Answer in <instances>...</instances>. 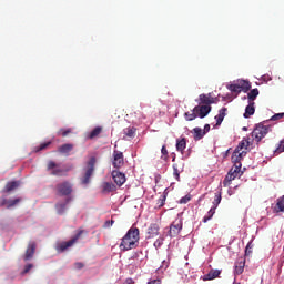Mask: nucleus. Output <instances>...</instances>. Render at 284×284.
Wrapping results in <instances>:
<instances>
[{"label": "nucleus", "instance_id": "nucleus-1", "mask_svg": "<svg viewBox=\"0 0 284 284\" xmlns=\"http://www.w3.org/2000/svg\"><path fill=\"white\" fill-rule=\"evenodd\" d=\"M140 241V230L138 227L132 226L125 236L122 239L120 244V250L122 252L132 251L139 247Z\"/></svg>", "mask_w": 284, "mask_h": 284}, {"label": "nucleus", "instance_id": "nucleus-2", "mask_svg": "<svg viewBox=\"0 0 284 284\" xmlns=\"http://www.w3.org/2000/svg\"><path fill=\"white\" fill-rule=\"evenodd\" d=\"M217 99L213 98L211 93L200 94L199 105L195 106V111L199 112V118H205L212 110L211 104L216 103Z\"/></svg>", "mask_w": 284, "mask_h": 284}, {"label": "nucleus", "instance_id": "nucleus-3", "mask_svg": "<svg viewBox=\"0 0 284 284\" xmlns=\"http://www.w3.org/2000/svg\"><path fill=\"white\" fill-rule=\"evenodd\" d=\"M250 145V139L244 138L242 139V141H240V144L232 154V163L234 164V166L242 168V161L246 156Z\"/></svg>", "mask_w": 284, "mask_h": 284}, {"label": "nucleus", "instance_id": "nucleus-4", "mask_svg": "<svg viewBox=\"0 0 284 284\" xmlns=\"http://www.w3.org/2000/svg\"><path fill=\"white\" fill-rule=\"evenodd\" d=\"M272 131V125H265V122H261L255 125L253 131L251 132L252 140L260 144L263 139H265L268 134V132Z\"/></svg>", "mask_w": 284, "mask_h": 284}, {"label": "nucleus", "instance_id": "nucleus-5", "mask_svg": "<svg viewBox=\"0 0 284 284\" xmlns=\"http://www.w3.org/2000/svg\"><path fill=\"white\" fill-rule=\"evenodd\" d=\"M47 172H49L52 176H67V173L70 171V169H64L61 166L60 163H57L53 160H49L47 162Z\"/></svg>", "mask_w": 284, "mask_h": 284}, {"label": "nucleus", "instance_id": "nucleus-6", "mask_svg": "<svg viewBox=\"0 0 284 284\" xmlns=\"http://www.w3.org/2000/svg\"><path fill=\"white\" fill-rule=\"evenodd\" d=\"M82 235H83V230H80L70 241L59 243L55 247L57 252L64 253L69 248L73 247L75 243H78V241L81 239Z\"/></svg>", "mask_w": 284, "mask_h": 284}, {"label": "nucleus", "instance_id": "nucleus-7", "mask_svg": "<svg viewBox=\"0 0 284 284\" xmlns=\"http://www.w3.org/2000/svg\"><path fill=\"white\" fill-rule=\"evenodd\" d=\"M244 174V170L241 166L233 165L225 176L223 182L224 187H229L236 178H241Z\"/></svg>", "mask_w": 284, "mask_h": 284}, {"label": "nucleus", "instance_id": "nucleus-8", "mask_svg": "<svg viewBox=\"0 0 284 284\" xmlns=\"http://www.w3.org/2000/svg\"><path fill=\"white\" fill-rule=\"evenodd\" d=\"M95 163H97V159L94 156H91L87 163V168L84 169V174L81 176V183L83 185L90 184V178L94 172Z\"/></svg>", "mask_w": 284, "mask_h": 284}, {"label": "nucleus", "instance_id": "nucleus-9", "mask_svg": "<svg viewBox=\"0 0 284 284\" xmlns=\"http://www.w3.org/2000/svg\"><path fill=\"white\" fill-rule=\"evenodd\" d=\"M55 191L59 196H70L73 193V184L71 182H59L55 185Z\"/></svg>", "mask_w": 284, "mask_h": 284}, {"label": "nucleus", "instance_id": "nucleus-10", "mask_svg": "<svg viewBox=\"0 0 284 284\" xmlns=\"http://www.w3.org/2000/svg\"><path fill=\"white\" fill-rule=\"evenodd\" d=\"M182 229H183L182 221L176 220L172 222L168 231V236H170V239H175V236H178L181 233Z\"/></svg>", "mask_w": 284, "mask_h": 284}, {"label": "nucleus", "instance_id": "nucleus-11", "mask_svg": "<svg viewBox=\"0 0 284 284\" xmlns=\"http://www.w3.org/2000/svg\"><path fill=\"white\" fill-rule=\"evenodd\" d=\"M124 164L125 162H124L123 152L119 150H114L113 159H112V165L114 166V169L120 170L124 166Z\"/></svg>", "mask_w": 284, "mask_h": 284}, {"label": "nucleus", "instance_id": "nucleus-12", "mask_svg": "<svg viewBox=\"0 0 284 284\" xmlns=\"http://www.w3.org/2000/svg\"><path fill=\"white\" fill-rule=\"evenodd\" d=\"M112 178H113L114 183L120 187L126 182L125 173H123L119 170L112 171Z\"/></svg>", "mask_w": 284, "mask_h": 284}, {"label": "nucleus", "instance_id": "nucleus-13", "mask_svg": "<svg viewBox=\"0 0 284 284\" xmlns=\"http://www.w3.org/2000/svg\"><path fill=\"white\" fill-rule=\"evenodd\" d=\"M37 251V243L31 241L29 242V245H27V251L24 255V261L28 262L33 258Z\"/></svg>", "mask_w": 284, "mask_h": 284}, {"label": "nucleus", "instance_id": "nucleus-14", "mask_svg": "<svg viewBox=\"0 0 284 284\" xmlns=\"http://www.w3.org/2000/svg\"><path fill=\"white\" fill-rule=\"evenodd\" d=\"M221 273H222V270H217V268L214 270V268H212V270H210L209 273H206V274H204V275L202 276V280H203L204 282L213 281V280H215V278H219L220 275H221Z\"/></svg>", "mask_w": 284, "mask_h": 284}, {"label": "nucleus", "instance_id": "nucleus-15", "mask_svg": "<svg viewBox=\"0 0 284 284\" xmlns=\"http://www.w3.org/2000/svg\"><path fill=\"white\" fill-rule=\"evenodd\" d=\"M173 176L176 181H181V172L184 171V163H173Z\"/></svg>", "mask_w": 284, "mask_h": 284}, {"label": "nucleus", "instance_id": "nucleus-16", "mask_svg": "<svg viewBox=\"0 0 284 284\" xmlns=\"http://www.w3.org/2000/svg\"><path fill=\"white\" fill-rule=\"evenodd\" d=\"M244 267H245V260H244L243 257H240V258L235 262L234 275H235V276L242 275L243 272H244Z\"/></svg>", "mask_w": 284, "mask_h": 284}, {"label": "nucleus", "instance_id": "nucleus-17", "mask_svg": "<svg viewBox=\"0 0 284 284\" xmlns=\"http://www.w3.org/2000/svg\"><path fill=\"white\" fill-rule=\"evenodd\" d=\"M22 199H16V200H7V199H1L0 200V206H6L7 209H11L16 205H18Z\"/></svg>", "mask_w": 284, "mask_h": 284}, {"label": "nucleus", "instance_id": "nucleus-18", "mask_svg": "<svg viewBox=\"0 0 284 284\" xmlns=\"http://www.w3.org/2000/svg\"><path fill=\"white\" fill-rule=\"evenodd\" d=\"M74 150V144L72 143H65L58 148V152L60 154L69 155Z\"/></svg>", "mask_w": 284, "mask_h": 284}, {"label": "nucleus", "instance_id": "nucleus-19", "mask_svg": "<svg viewBox=\"0 0 284 284\" xmlns=\"http://www.w3.org/2000/svg\"><path fill=\"white\" fill-rule=\"evenodd\" d=\"M187 148V140L186 138L178 139L176 140V151L181 154H184V151Z\"/></svg>", "mask_w": 284, "mask_h": 284}, {"label": "nucleus", "instance_id": "nucleus-20", "mask_svg": "<svg viewBox=\"0 0 284 284\" xmlns=\"http://www.w3.org/2000/svg\"><path fill=\"white\" fill-rule=\"evenodd\" d=\"M160 226L158 224H151L148 227V239H154V236H159Z\"/></svg>", "mask_w": 284, "mask_h": 284}, {"label": "nucleus", "instance_id": "nucleus-21", "mask_svg": "<svg viewBox=\"0 0 284 284\" xmlns=\"http://www.w3.org/2000/svg\"><path fill=\"white\" fill-rule=\"evenodd\" d=\"M72 201V199H67L64 203H58L55 204V210L59 215H62L67 211L68 204Z\"/></svg>", "mask_w": 284, "mask_h": 284}, {"label": "nucleus", "instance_id": "nucleus-22", "mask_svg": "<svg viewBox=\"0 0 284 284\" xmlns=\"http://www.w3.org/2000/svg\"><path fill=\"white\" fill-rule=\"evenodd\" d=\"M118 189L115 186V184H112V182H103L102 184V192L103 193H111V192H115Z\"/></svg>", "mask_w": 284, "mask_h": 284}, {"label": "nucleus", "instance_id": "nucleus-23", "mask_svg": "<svg viewBox=\"0 0 284 284\" xmlns=\"http://www.w3.org/2000/svg\"><path fill=\"white\" fill-rule=\"evenodd\" d=\"M255 103L248 102L246 110L244 111V118L248 119L251 115L255 113Z\"/></svg>", "mask_w": 284, "mask_h": 284}, {"label": "nucleus", "instance_id": "nucleus-24", "mask_svg": "<svg viewBox=\"0 0 284 284\" xmlns=\"http://www.w3.org/2000/svg\"><path fill=\"white\" fill-rule=\"evenodd\" d=\"M196 106L191 112H185L184 116L186 121H194L199 116V111H195Z\"/></svg>", "mask_w": 284, "mask_h": 284}, {"label": "nucleus", "instance_id": "nucleus-25", "mask_svg": "<svg viewBox=\"0 0 284 284\" xmlns=\"http://www.w3.org/2000/svg\"><path fill=\"white\" fill-rule=\"evenodd\" d=\"M226 111L227 109L226 108H222L220 111H219V114L215 116V120H216V125H221V123L223 122L225 115H226Z\"/></svg>", "mask_w": 284, "mask_h": 284}, {"label": "nucleus", "instance_id": "nucleus-26", "mask_svg": "<svg viewBox=\"0 0 284 284\" xmlns=\"http://www.w3.org/2000/svg\"><path fill=\"white\" fill-rule=\"evenodd\" d=\"M239 84H240V89L244 93L248 92L251 90V88H252L251 83L247 80H240Z\"/></svg>", "mask_w": 284, "mask_h": 284}, {"label": "nucleus", "instance_id": "nucleus-27", "mask_svg": "<svg viewBox=\"0 0 284 284\" xmlns=\"http://www.w3.org/2000/svg\"><path fill=\"white\" fill-rule=\"evenodd\" d=\"M102 126H97L94 128L89 134H88V139L89 140H94L95 138L99 136V134H101L102 132Z\"/></svg>", "mask_w": 284, "mask_h": 284}, {"label": "nucleus", "instance_id": "nucleus-28", "mask_svg": "<svg viewBox=\"0 0 284 284\" xmlns=\"http://www.w3.org/2000/svg\"><path fill=\"white\" fill-rule=\"evenodd\" d=\"M274 212L276 213L284 212V195L277 199L276 205L274 207Z\"/></svg>", "mask_w": 284, "mask_h": 284}, {"label": "nucleus", "instance_id": "nucleus-29", "mask_svg": "<svg viewBox=\"0 0 284 284\" xmlns=\"http://www.w3.org/2000/svg\"><path fill=\"white\" fill-rule=\"evenodd\" d=\"M124 134L129 139H134L136 134V129L134 126L124 129Z\"/></svg>", "mask_w": 284, "mask_h": 284}, {"label": "nucleus", "instance_id": "nucleus-30", "mask_svg": "<svg viewBox=\"0 0 284 284\" xmlns=\"http://www.w3.org/2000/svg\"><path fill=\"white\" fill-rule=\"evenodd\" d=\"M193 132H194V140L195 141H200L204 138L205 132H203L202 129L195 128V129H193Z\"/></svg>", "mask_w": 284, "mask_h": 284}, {"label": "nucleus", "instance_id": "nucleus-31", "mask_svg": "<svg viewBox=\"0 0 284 284\" xmlns=\"http://www.w3.org/2000/svg\"><path fill=\"white\" fill-rule=\"evenodd\" d=\"M258 95H260L258 89L251 90V92H248V103L254 102Z\"/></svg>", "mask_w": 284, "mask_h": 284}, {"label": "nucleus", "instance_id": "nucleus-32", "mask_svg": "<svg viewBox=\"0 0 284 284\" xmlns=\"http://www.w3.org/2000/svg\"><path fill=\"white\" fill-rule=\"evenodd\" d=\"M73 130L72 129H60L57 134L58 136H62V138H68L69 134H72Z\"/></svg>", "mask_w": 284, "mask_h": 284}, {"label": "nucleus", "instance_id": "nucleus-33", "mask_svg": "<svg viewBox=\"0 0 284 284\" xmlns=\"http://www.w3.org/2000/svg\"><path fill=\"white\" fill-rule=\"evenodd\" d=\"M221 201H222L221 192L215 193V197H214L213 206L212 207L216 210L219 204L221 203Z\"/></svg>", "mask_w": 284, "mask_h": 284}, {"label": "nucleus", "instance_id": "nucleus-34", "mask_svg": "<svg viewBox=\"0 0 284 284\" xmlns=\"http://www.w3.org/2000/svg\"><path fill=\"white\" fill-rule=\"evenodd\" d=\"M284 153V139L280 141L278 146L274 150L275 155Z\"/></svg>", "mask_w": 284, "mask_h": 284}, {"label": "nucleus", "instance_id": "nucleus-35", "mask_svg": "<svg viewBox=\"0 0 284 284\" xmlns=\"http://www.w3.org/2000/svg\"><path fill=\"white\" fill-rule=\"evenodd\" d=\"M227 89L230 91L234 92V93H241L242 92L240 82L237 84L229 85Z\"/></svg>", "mask_w": 284, "mask_h": 284}, {"label": "nucleus", "instance_id": "nucleus-36", "mask_svg": "<svg viewBox=\"0 0 284 284\" xmlns=\"http://www.w3.org/2000/svg\"><path fill=\"white\" fill-rule=\"evenodd\" d=\"M18 186H19V182H8V184L6 185V191L11 192L16 190Z\"/></svg>", "mask_w": 284, "mask_h": 284}, {"label": "nucleus", "instance_id": "nucleus-37", "mask_svg": "<svg viewBox=\"0 0 284 284\" xmlns=\"http://www.w3.org/2000/svg\"><path fill=\"white\" fill-rule=\"evenodd\" d=\"M215 210L216 209H214V207H212L210 211H209V213L204 216V219H203V222L204 223H206L207 221H210L212 217H213V215L215 214Z\"/></svg>", "mask_w": 284, "mask_h": 284}, {"label": "nucleus", "instance_id": "nucleus-38", "mask_svg": "<svg viewBox=\"0 0 284 284\" xmlns=\"http://www.w3.org/2000/svg\"><path fill=\"white\" fill-rule=\"evenodd\" d=\"M164 243V237H158L156 241L153 243L155 248H161Z\"/></svg>", "mask_w": 284, "mask_h": 284}, {"label": "nucleus", "instance_id": "nucleus-39", "mask_svg": "<svg viewBox=\"0 0 284 284\" xmlns=\"http://www.w3.org/2000/svg\"><path fill=\"white\" fill-rule=\"evenodd\" d=\"M51 144H52V142H51V141H48V142L41 143V144L39 145V148H38V150H37V151H44V150H47Z\"/></svg>", "mask_w": 284, "mask_h": 284}, {"label": "nucleus", "instance_id": "nucleus-40", "mask_svg": "<svg viewBox=\"0 0 284 284\" xmlns=\"http://www.w3.org/2000/svg\"><path fill=\"white\" fill-rule=\"evenodd\" d=\"M252 250H253V243L251 241V242H248V244H246L245 255L250 256L253 253Z\"/></svg>", "mask_w": 284, "mask_h": 284}, {"label": "nucleus", "instance_id": "nucleus-41", "mask_svg": "<svg viewBox=\"0 0 284 284\" xmlns=\"http://www.w3.org/2000/svg\"><path fill=\"white\" fill-rule=\"evenodd\" d=\"M192 201V195H186L180 200V204H186L187 202Z\"/></svg>", "mask_w": 284, "mask_h": 284}, {"label": "nucleus", "instance_id": "nucleus-42", "mask_svg": "<svg viewBox=\"0 0 284 284\" xmlns=\"http://www.w3.org/2000/svg\"><path fill=\"white\" fill-rule=\"evenodd\" d=\"M166 196L163 195L158 200V207H162L165 205Z\"/></svg>", "mask_w": 284, "mask_h": 284}, {"label": "nucleus", "instance_id": "nucleus-43", "mask_svg": "<svg viewBox=\"0 0 284 284\" xmlns=\"http://www.w3.org/2000/svg\"><path fill=\"white\" fill-rule=\"evenodd\" d=\"M283 118H284V112L274 114L270 120L277 121V120H282Z\"/></svg>", "mask_w": 284, "mask_h": 284}, {"label": "nucleus", "instance_id": "nucleus-44", "mask_svg": "<svg viewBox=\"0 0 284 284\" xmlns=\"http://www.w3.org/2000/svg\"><path fill=\"white\" fill-rule=\"evenodd\" d=\"M32 268H33V264H27V265L24 266V270H23V272H22V275L28 274Z\"/></svg>", "mask_w": 284, "mask_h": 284}, {"label": "nucleus", "instance_id": "nucleus-45", "mask_svg": "<svg viewBox=\"0 0 284 284\" xmlns=\"http://www.w3.org/2000/svg\"><path fill=\"white\" fill-rule=\"evenodd\" d=\"M83 267H85V264H83L82 262L74 263L75 270L81 271V270H83Z\"/></svg>", "mask_w": 284, "mask_h": 284}, {"label": "nucleus", "instance_id": "nucleus-46", "mask_svg": "<svg viewBox=\"0 0 284 284\" xmlns=\"http://www.w3.org/2000/svg\"><path fill=\"white\" fill-rule=\"evenodd\" d=\"M161 154H162L163 156H168V155H169V151H168V149H166V145H162V148H161Z\"/></svg>", "mask_w": 284, "mask_h": 284}, {"label": "nucleus", "instance_id": "nucleus-47", "mask_svg": "<svg viewBox=\"0 0 284 284\" xmlns=\"http://www.w3.org/2000/svg\"><path fill=\"white\" fill-rule=\"evenodd\" d=\"M114 220H111V221H106L105 223H104V225H103V227L104 229H109V227H111L113 224H114Z\"/></svg>", "mask_w": 284, "mask_h": 284}, {"label": "nucleus", "instance_id": "nucleus-48", "mask_svg": "<svg viewBox=\"0 0 284 284\" xmlns=\"http://www.w3.org/2000/svg\"><path fill=\"white\" fill-rule=\"evenodd\" d=\"M146 284H161V281H160V278H154V280L149 281Z\"/></svg>", "mask_w": 284, "mask_h": 284}, {"label": "nucleus", "instance_id": "nucleus-49", "mask_svg": "<svg viewBox=\"0 0 284 284\" xmlns=\"http://www.w3.org/2000/svg\"><path fill=\"white\" fill-rule=\"evenodd\" d=\"M210 130H211L210 124H205L203 132H205V134H206V132H210Z\"/></svg>", "mask_w": 284, "mask_h": 284}, {"label": "nucleus", "instance_id": "nucleus-50", "mask_svg": "<svg viewBox=\"0 0 284 284\" xmlns=\"http://www.w3.org/2000/svg\"><path fill=\"white\" fill-rule=\"evenodd\" d=\"M175 160H176V156H173L172 162H175Z\"/></svg>", "mask_w": 284, "mask_h": 284}, {"label": "nucleus", "instance_id": "nucleus-51", "mask_svg": "<svg viewBox=\"0 0 284 284\" xmlns=\"http://www.w3.org/2000/svg\"><path fill=\"white\" fill-rule=\"evenodd\" d=\"M233 284H241V283H233Z\"/></svg>", "mask_w": 284, "mask_h": 284}]
</instances>
